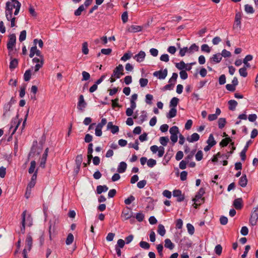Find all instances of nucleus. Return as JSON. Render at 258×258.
Listing matches in <instances>:
<instances>
[{"label":"nucleus","mask_w":258,"mask_h":258,"mask_svg":"<svg viewBox=\"0 0 258 258\" xmlns=\"http://www.w3.org/2000/svg\"><path fill=\"white\" fill-rule=\"evenodd\" d=\"M21 6V3L17 0H10L6 3L5 14L6 18H10L12 16L13 9H15L14 15H17Z\"/></svg>","instance_id":"obj_1"},{"label":"nucleus","mask_w":258,"mask_h":258,"mask_svg":"<svg viewBox=\"0 0 258 258\" xmlns=\"http://www.w3.org/2000/svg\"><path fill=\"white\" fill-rule=\"evenodd\" d=\"M123 67L122 64H119L117 66L113 71V73L109 81L111 83L114 82L116 79H119L120 77L124 75Z\"/></svg>","instance_id":"obj_2"},{"label":"nucleus","mask_w":258,"mask_h":258,"mask_svg":"<svg viewBox=\"0 0 258 258\" xmlns=\"http://www.w3.org/2000/svg\"><path fill=\"white\" fill-rule=\"evenodd\" d=\"M205 192V189L203 188H201L196 195L195 198L193 199L194 202V205L195 208H197L199 205L204 202V198H203V196Z\"/></svg>","instance_id":"obj_3"},{"label":"nucleus","mask_w":258,"mask_h":258,"mask_svg":"<svg viewBox=\"0 0 258 258\" xmlns=\"http://www.w3.org/2000/svg\"><path fill=\"white\" fill-rule=\"evenodd\" d=\"M199 50V46L196 44H192L189 48L184 47L182 48H180L179 50V55L181 56H184L186 53L189 54H192L194 52L198 51Z\"/></svg>","instance_id":"obj_4"},{"label":"nucleus","mask_w":258,"mask_h":258,"mask_svg":"<svg viewBox=\"0 0 258 258\" xmlns=\"http://www.w3.org/2000/svg\"><path fill=\"white\" fill-rule=\"evenodd\" d=\"M169 133L171 134L170 139L173 144L177 142L178 140V134L179 133L177 126H173L169 130Z\"/></svg>","instance_id":"obj_5"},{"label":"nucleus","mask_w":258,"mask_h":258,"mask_svg":"<svg viewBox=\"0 0 258 258\" xmlns=\"http://www.w3.org/2000/svg\"><path fill=\"white\" fill-rule=\"evenodd\" d=\"M44 57H34L32 59V62L36 63L34 69V72H37L41 69L44 64Z\"/></svg>","instance_id":"obj_6"},{"label":"nucleus","mask_w":258,"mask_h":258,"mask_svg":"<svg viewBox=\"0 0 258 258\" xmlns=\"http://www.w3.org/2000/svg\"><path fill=\"white\" fill-rule=\"evenodd\" d=\"M150 150L153 154H155L158 152L157 155L158 157H162L165 152V149L162 146L159 147H158L156 145L152 146L150 147Z\"/></svg>","instance_id":"obj_7"},{"label":"nucleus","mask_w":258,"mask_h":258,"mask_svg":"<svg viewBox=\"0 0 258 258\" xmlns=\"http://www.w3.org/2000/svg\"><path fill=\"white\" fill-rule=\"evenodd\" d=\"M16 41V37L15 34H11L9 36V41L7 43V48L9 50V53H10L15 46Z\"/></svg>","instance_id":"obj_8"},{"label":"nucleus","mask_w":258,"mask_h":258,"mask_svg":"<svg viewBox=\"0 0 258 258\" xmlns=\"http://www.w3.org/2000/svg\"><path fill=\"white\" fill-rule=\"evenodd\" d=\"M222 56H226V50L223 49L222 53H217L213 55V56L210 58V60L214 63H218L222 59Z\"/></svg>","instance_id":"obj_9"},{"label":"nucleus","mask_w":258,"mask_h":258,"mask_svg":"<svg viewBox=\"0 0 258 258\" xmlns=\"http://www.w3.org/2000/svg\"><path fill=\"white\" fill-rule=\"evenodd\" d=\"M258 219V207L255 208L253 212L252 213L251 217L249 219L250 224L252 225L256 224L257 220Z\"/></svg>","instance_id":"obj_10"},{"label":"nucleus","mask_w":258,"mask_h":258,"mask_svg":"<svg viewBox=\"0 0 258 258\" xmlns=\"http://www.w3.org/2000/svg\"><path fill=\"white\" fill-rule=\"evenodd\" d=\"M167 69H165L164 70H160L158 71H155L153 73V76L156 77L159 79L163 80L165 79L167 75Z\"/></svg>","instance_id":"obj_11"},{"label":"nucleus","mask_w":258,"mask_h":258,"mask_svg":"<svg viewBox=\"0 0 258 258\" xmlns=\"http://www.w3.org/2000/svg\"><path fill=\"white\" fill-rule=\"evenodd\" d=\"M36 54L38 57H44L41 51L37 48L36 46L32 47L30 50L29 56L32 58Z\"/></svg>","instance_id":"obj_12"},{"label":"nucleus","mask_w":258,"mask_h":258,"mask_svg":"<svg viewBox=\"0 0 258 258\" xmlns=\"http://www.w3.org/2000/svg\"><path fill=\"white\" fill-rule=\"evenodd\" d=\"M87 104L85 101L84 96L83 95H80L79 98V101L77 105V108L78 109L83 111L84 108L86 107Z\"/></svg>","instance_id":"obj_13"},{"label":"nucleus","mask_w":258,"mask_h":258,"mask_svg":"<svg viewBox=\"0 0 258 258\" xmlns=\"http://www.w3.org/2000/svg\"><path fill=\"white\" fill-rule=\"evenodd\" d=\"M32 246V238L31 236L28 234L26 239V246L25 248L27 250V252L30 251Z\"/></svg>","instance_id":"obj_14"},{"label":"nucleus","mask_w":258,"mask_h":258,"mask_svg":"<svg viewBox=\"0 0 258 258\" xmlns=\"http://www.w3.org/2000/svg\"><path fill=\"white\" fill-rule=\"evenodd\" d=\"M107 130H110L113 134H115L118 132L119 127L117 125H113L112 122H109L107 125Z\"/></svg>","instance_id":"obj_15"},{"label":"nucleus","mask_w":258,"mask_h":258,"mask_svg":"<svg viewBox=\"0 0 258 258\" xmlns=\"http://www.w3.org/2000/svg\"><path fill=\"white\" fill-rule=\"evenodd\" d=\"M146 56V53L143 51H140L137 54L135 55L134 58L137 61L141 62L144 61Z\"/></svg>","instance_id":"obj_16"},{"label":"nucleus","mask_w":258,"mask_h":258,"mask_svg":"<svg viewBox=\"0 0 258 258\" xmlns=\"http://www.w3.org/2000/svg\"><path fill=\"white\" fill-rule=\"evenodd\" d=\"M132 216V213L128 208L124 209L122 211L121 214V217L124 218V220H127Z\"/></svg>","instance_id":"obj_17"},{"label":"nucleus","mask_w":258,"mask_h":258,"mask_svg":"<svg viewBox=\"0 0 258 258\" xmlns=\"http://www.w3.org/2000/svg\"><path fill=\"white\" fill-rule=\"evenodd\" d=\"M173 196L177 198V201L179 202L184 200V196L182 195L181 191L179 190H174L173 191Z\"/></svg>","instance_id":"obj_18"},{"label":"nucleus","mask_w":258,"mask_h":258,"mask_svg":"<svg viewBox=\"0 0 258 258\" xmlns=\"http://www.w3.org/2000/svg\"><path fill=\"white\" fill-rule=\"evenodd\" d=\"M200 139V136L197 133L192 134L190 137L186 138V140L189 143L198 141Z\"/></svg>","instance_id":"obj_19"},{"label":"nucleus","mask_w":258,"mask_h":258,"mask_svg":"<svg viewBox=\"0 0 258 258\" xmlns=\"http://www.w3.org/2000/svg\"><path fill=\"white\" fill-rule=\"evenodd\" d=\"M242 199L240 198L235 199L233 202V206L237 210H240L242 207Z\"/></svg>","instance_id":"obj_20"},{"label":"nucleus","mask_w":258,"mask_h":258,"mask_svg":"<svg viewBox=\"0 0 258 258\" xmlns=\"http://www.w3.org/2000/svg\"><path fill=\"white\" fill-rule=\"evenodd\" d=\"M83 161V156L82 155H78L77 156L75 160V162L77 166V168L78 170H80L81 165Z\"/></svg>","instance_id":"obj_21"},{"label":"nucleus","mask_w":258,"mask_h":258,"mask_svg":"<svg viewBox=\"0 0 258 258\" xmlns=\"http://www.w3.org/2000/svg\"><path fill=\"white\" fill-rule=\"evenodd\" d=\"M247 184V179L246 175H242L239 180V184L242 187H245Z\"/></svg>","instance_id":"obj_22"},{"label":"nucleus","mask_w":258,"mask_h":258,"mask_svg":"<svg viewBox=\"0 0 258 258\" xmlns=\"http://www.w3.org/2000/svg\"><path fill=\"white\" fill-rule=\"evenodd\" d=\"M127 165L124 162H121L117 168V171L119 173H123L126 169Z\"/></svg>","instance_id":"obj_23"},{"label":"nucleus","mask_w":258,"mask_h":258,"mask_svg":"<svg viewBox=\"0 0 258 258\" xmlns=\"http://www.w3.org/2000/svg\"><path fill=\"white\" fill-rule=\"evenodd\" d=\"M177 110L176 108L172 107L170 109L169 112L167 114L166 117L170 119L175 117L176 115Z\"/></svg>","instance_id":"obj_24"},{"label":"nucleus","mask_w":258,"mask_h":258,"mask_svg":"<svg viewBox=\"0 0 258 258\" xmlns=\"http://www.w3.org/2000/svg\"><path fill=\"white\" fill-rule=\"evenodd\" d=\"M130 32L136 33L142 30V27L137 25H132L128 29Z\"/></svg>","instance_id":"obj_25"},{"label":"nucleus","mask_w":258,"mask_h":258,"mask_svg":"<svg viewBox=\"0 0 258 258\" xmlns=\"http://www.w3.org/2000/svg\"><path fill=\"white\" fill-rule=\"evenodd\" d=\"M108 189L106 185H98L97 187V192L98 194H101L103 192H105Z\"/></svg>","instance_id":"obj_26"},{"label":"nucleus","mask_w":258,"mask_h":258,"mask_svg":"<svg viewBox=\"0 0 258 258\" xmlns=\"http://www.w3.org/2000/svg\"><path fill=\"white\" fill-rule=\"evenodd\" d=\"M157 232L161 236H163L165 235L166 233V230L165 229L164 226L163 225L159 224L158 225Z\"/></svg>","instance_id":"obj_27"},{"label":"nucleus","mask_w":258,"mask_h":258,"mask_svg":"<svg viewBox=\"0 0 258 258\" xmlns=\"http://www.w3.org/2000/svg\"><path fill=\"white\" fill-rule=\"evenodd\" d=\"M165 247L166 248H169L170 250H172L173 249L174 245L171 242L170 239L167 238L165 240Z\"/></svg>","instance_id":"obj_28"},{"label":"nucleus","mask_w":258,"mask_h":258,"mask_svg":"<svg viewBox=\"0 0 258 258\" xmlns=\"http://www.w3.org/2000/svg\"><path fill=\"white\" fill-rule=\"evenodd\" d=\"M228 103L229 105V109L231 110H234L237 105V102L234 100H229Z\"/></svg>","instance_id":"obj_29"},{"label":"nucleus","mask_w":258,"mask_h":258,"mask_svg":"<svg viewBox=\"0 0 258 258\" xmlns=\"http://www.w3.org/2000/svg\"><path fill=\"white\" fill-rule=\"evenodd\" d=\"M11 104L10 103H7L5 104L4 106V113L3 115L4 116H7L8 114V113L10 111L11 108Z\"/></svg>","instance_id":"obj_30"},{"label":"nucleus","mask_w":258,"mask_h":258,"mask_svg":"<svg viewBox=\"0 0 258 258\" xmlns=\"http://www.w3.org/2000/svg\"><path fill=\"white\" fill-rule=\"evenodd\" d=\"M18 64V59L16 58L12 59L10 63V69L11 70H14L17 67Z\"/></svg>","instance_id":"obj_31"},{"label":"nucleus","mask_w":258,"mask_h":258,"mask_svg":"<svg viewBox=\"0 0 258 258\" xmlns=\"http://www.w3.org/2000/svg\"><path fill=\"white\" fill-rule=\"evenodd\" d=\"M244 11L247 14H253L254 12L253 7L248 4L244 5Z\"/></svg>","instance_id":"obj_32"},{"label":"nucleus","mask_w":258,"mask_h":258,"mask_svg":"<svg viewBox=\"0 0 258 258\" xmlns=\"http://www.w3.org/2000/svg\"><path fill=\"white\" fill-rule=\"evenodd\" d=\"M179 101V99L176 97H173L171 99L170 102L169 106L170 107H174L176 108L177 106L178 103Z\"/></svg>","instance_id":"obj_33"},{"label":"nucleus","mask_w":258,"mask_h":258,"mask_svg":"<svg viewBox=\"0 0 258 258\" xmlns=\"http://www.w3.org/2000/svg\"><path fill=\"white\" fill-rule=\"evenodd\" d=\"M169 138L167 137H161L159 139L160 144L163 146H166L169 142Z\"/></svg>","instance_id":"obj_34"},{"label":"nucleus","mask_w":258,"mask_h":258,"mask_svg":"<svg viewBox=\"0 0 258 258\" xmlns=\"http://www.w3.org/2000/svg\"><path fill=\"white\" fill-rule=\"evenodd\" d=\"M31 76V70H27L25 71L24 74V79L25 81H29L30 80Z\"/></svg>","instance_id":"obj_35"},{"label":"nucleus","mask_w":258,"mask_h":258,"mask_svg":"<svg viewBox=\"0 0 258 258\" xmlns=\"http://www.w3.org/2000/svg\"><path fill=\"white\" fill-rule=\"evenodd\" d=\"M207 143L208 145H210L211 146H214L216 142L214 140V137L212 134L210 135L209 138L207 141Z\"/></svg>","instance_id":"obj_36"},{"label":"nucleus","mask_w":258,"mask_h":258,"mask_svg":"<svg viewBox=\"0 0 258 258\" xmlns=\"http://www.w3.org/2000/svg\"><path fill=\"white\" fill-rule=\"evenodd\" d=\"M85 7L83 5H81L77 10L75 11L74 14L76 16H80L82 12L85 10Z\"/></svg>","instance_id":"obj_37"},{"label":"nucleus","mask_w":258,"mask_h":258,"mask_svg":"<svg viewBox=\"0 0 258 258\" xmlns=\"http://www.w3.org/2000/svg\"><path fill=\"white\" fill-rule=\"evenodd\" d=\"M176 67L179 70L184 71L183 70L186 67V64L184 61H181L178 63L175 64Z\"/></svg>","instance_id":"obj_38"},{"label":"nucleus","mask_w":258,"mask_h":258,"mask_svg":"<svg viewBox=\"0 0 258 258\" xmlns=\"http://www.w3.org/2000/svg\"><path fill=\"white\" fill-rule=\"evenodd\" d=\"M147 113L145 111H143L141 113V115L139 117V122L140 123H143L146 120L147 118Z\"/></svg>","instance_id":"obj_39"},{"label":"nucleus","mask_w":258,"mask_h":258,"mask_svg":"<svg viewBox=\"0 0 258 258\" xmlns=\"http://www.w3.org/2000/svg\"><path fill=\"white\" fill-rule=\"evenodd\" d=\"M36 162L35 161H32L30 163V166L29 168L28 172L30 174L33 173L36 168Z\"/></svg>","instance_id":"obj_40"},{"label":"nucleus","mask_w":258,"mask_h":258,"mask_svg":"<svg viewBox=\"0 0 258 258\" xmlns=\"http://www.w3.org/2000/svg\"><path fill=\"white\" fill-rule=\"evenodd\" d=\"M73 241H74L73 235L72 233L69 234L67 237V239H66V244L67 245H70L71 244H72L73 243Z\"/></svg>","instance_id":"obj_41"},{"label":"nucleus","mask_w":258,"mask_h":258,"mask_svg":"<svg viewBox=\"0 0 258 258\" xmlns=\"http://www.w3.org/2000/svg\"><path fill=\"white\" fill-rule=\"evenodd\" d=\"M26 214V211H25L23 212L22 215V227L21 228V231H22V233H24V232H25V221Z\"/></svg>","instance_id":"obj_42"},{"label":"nucleus","mask_w":258,"mask_h":258,"mask_svg":"<svg viewBox=\"0 0 258 258\" xmlns=\"http://www.w3.org/2000/svg\"><path fill=\"white\" fill-rule=\"evenodd\" d=\"M186 227H187V229L188 233L190 235H192L195 232V228L192 226V225H191L190 223H188L186 225Z\"/></svg>","instance_id":"obj_43"},{"label":"nucleus","mask_w":258,"mask_h":258,"mask_svg":"<svg viewBox=\"0 0 258 258\" xmlns=\"http://www.w3.org/2000/svg\"><path fill=\"white\" fill-rule=\"evenodd\" d=\"M50 225L49 227V238L51 239V234L52 233H53L55 230V227L54 224L53 225L51 223V222L50 221Z\"/></svg>","instance_id":"obj_44"},{"label":"nucleus","mask_w":258,"mask_h":258,"mask_svg":"<svg viewBox=\"0 0 258 258\" xmlns=\"http://www.w3.org/2000/svg\"><path fill=\"white\" fill-rule=\"evenodd\" d=\"M241 14L240 13H237L235 15V25L238 26L240 25L241 23Z\"/></svg>","instance_id":"obj_45"},{"label":"nucleus","mask_w":258,"mask_h":258,"mask_svg":"<svg viewBox=\"0 0 258 258\" xmlns=\"http://www.w3.org/2000/svg\"><path fill=\"white\" fill-rule=\"evenodd\" d=\"M82 52L84 54H87L89 53V49L87 42H84L82 44Z\"/></svg>","instance_id":"obj_46"},{"label":"nucleus","mask_w":258,"mask_h":258,"mask_svg":"<svg viewBox=\"0 0 258 258\" xmlns=\"http://www.w3.org/2000/svg\"><path fill=\"white\" fill-rule=\"evenodd\" d=\"M33 43L34 46H36V45L38 44V46L40 48H42L43 46V42L41 39H35L33 40Z\"/></svg>","instance_id":"obj_47"},{"label":"nucleus","mask_w":258,"mask_h":258,"mask_svg":"<svg viewBox=\"0 0 258 258\" xmlns=\"http://www.w3.org/2000/svg\"><path fill=\"white\" fill-rule=\"evenodd\" d=\"M82 74L83 77V78L82 79V81H87L90 78V75L89 74V73L86 71L82 72Z\"/></svg>","instance_id":"obj_48"},{"label":"nucleus","mask_w":258,"mask_h":258,"mask_svg":"<svg viewBox=\"0 0 258 258\" xmlns=\"http://www.w3.org/2000/svg\"><path fill=\"white\" fill-rule=\"evenodd\" d=\"M177 77H178V75L177 73H173L171 78L169 80V83H172L174 85L176 82Z\"/></svg>","instance_id":"obj_49"},{"label":"nucleus","mask_w":258,"mask_h":258,"mask_svg":"<svg viewBox=\"0 0 258 258\" xmlns=\"http://www.w3.org/2000/svg\"><path fill=\"white\" fill-rule=\"evenodd\" d=\"M156 164V161L153 159H149L147 161V165L150 168L153 167Z\"/></svg>","instance_id":"obj_50"},{"label":"nucleus","mask_w":258,"mask_h":258,"mask_svg":"<svg viewBox=\"0 0 258 258\" xmlns=\"http://www.w3.org/2000/svg\"><path fill=\"white\" fill-rule=\"evenodd\" d=\"M148 80L147 79L141 78L139 80V83L141 87H145L148 84Z\"/></svg>","instance_id":"obj_51"},{"label":"nucleus","mask_w":258,"mask_h":258,"mask_svg":"<svg viewBox=\"0 0 258 258\" xmlns=\"http://www.w3.org/2000/svg\"><path fill=\"white\" fill-rule=\"evenodd\" d=\"M226 123V120L224 118H220L218 120V126L220 128H222L224 127Z\"/></svg>","instance_id":"obj_52"},{"label":"nucleus","mask_w":258,"mask_h":258,"mask_svg":"<svg viewBox=\"0 0 258 258\" xmlns=\"http://www.w3.org/2000/svg\"><path fill=\"white\" fill-rule=\"evenodd\" d=\"M26 31L23 30L21 32L20 36H19V41L20 42H22L26 39Z\"/></svg>","instance_id":"obj_53"},{"label":"nucleus","mask_w":258,"mask_h":258,"mask_svg":"<svg viewBox=\"0 0 258 258\" xmlns=\"http://www.w3.org/2000/svg\"><path fill=\"white\" fill-rule=\"evenodd\" d=\"M140 246L142 248L145 249H148L150 248V244L146 241H141L140 242Z\"/></svg>","instance_id":"obj_54"},{"label":"nucleus","mask_w":258,"mask_h":258,"mask_svg":"<svg viewBox=\"0 0 258 258\" xmlns=\"http://www.w3.org/2000/svg\"><path fill=\"white\" fill-rule=\"evenodd\" d=\"M47 157V156H46L45 155H43L41 159L40 166L43 168L45 167Z\"/></svg>","instance_id":"obj_55"},{"label":"nucleus","mask_w":258,"mask_h":258,"mask_svg":"<svg viewBox=\"0 0 258 258\" xmlns=\"http://www.w3.org/2000/svg\"><path fill=\"white\" fill-rule=\"evenodd\" d=\"M239 74L243 77H246L247 75L246 69L245 67L241 68L239 70Z\"/></svg>","instance_id":"obj_56"},{"label":"nucleus","mask_w":258,"mask_h":258,"mask_svg":"<svg viewBox=\"0 0 258 258\" xmlns=\"http://www.w3.org/2000/svg\"><path fill=\"white\" fill-rule=\"evenodd\" d=\"M201 50H202V51L207 52V53H210L211 51V48L208 46V45L206 44H203L202 45Z\"/></svg>","instance_id":"obj_57"},{"label":"nucleus","mask_w":258,"mask_h":258,"mask_svg":"<svg viewBox=\"0 0 258 258\" xmlns=\"http://www.w3.org/2000/svg\"><path fill=\"white\" fill-rule=\"evenodd\" d=\"M153 95H152L151 94H147L146 95V99H145L146 103L148 104H151L152 100H153Z\"/></svg>","instance_id":"obj_58"},{"label":"nucleus","mask_w":258,"mask_h":258,"mask_svg":"<svg viewBox=\"0 0 258 258\" xmlns=\"http://www.w3.org/2000/svg\"><path fill=\"white\" fill-rule=\"evenodd\" d=\"M135 200V197L133 196H130L127 199L124 200V203L126 205L131 204Z\"/></svg>","instance_id":"obj_59"},{"label":"nucleus","mask_w":258,"mask_h":258,"mask_svg":"<svg viewBox=\"0 0 258 258\" xmlns=\"http://www.w3.org/2000/svg\"><path fill=\"white\" fill-rule=\"evenodd\" d=\"M196 152V150H192L189 154L185 158V160L187 161V162H189V160H191Z\"/></svg>","instance_id":"obj_60"},{"label":"nucleus","mask_w":258,"mask_h":258,"mask_svg":"<svg viewBox=\"0 0 258 258\" xmlns=\"http://www.w3.org/2000/svg\"><path fill=\"white\" fill-rule=\"evenodd\" d=\"M203 152L201 150H199L197 152L196 154V159L197 161H201L203 158Z\"/></svg>","instance_id":"obj_61"},{"label":"nucleus","mask_w":258,"mask_h":258,"mask_svg":"<svg viewBox=\"0 0 258 258\" xmlns=\"http://www.w3.org/2000/svg\"><path fill=\"white\" fill-rule=\"evenodd\" d=\"M136 218L139 222H142L144 219V215L142 213H138L136 214Z\"/></svg>","instance_id":"obj_62"},{"label":"nucleus","mask_w":258,"mask_h":258,"mask_svg":"<svg viewBox=\"0 0 258 258\" xmlns=\"http://www.w3.org/2000/svg\"><path fill=\"white\" fill-rule=\"evenodd\" d=\"M222 248L221 245H217L215 248V252L218 255H220L222 252Z\"/></svg>","instance_id":"obj_63"},{"label":"nucleus","mask_w":258,"mask_h":258,"mask_svg":"<svg viewBox=\"0 0 258 258\" xmlns=\"http://www.w3.org/2000/svg\"><path fill=\"white\" fill-rule=\"evenodd\" d=\"M188 162H187V161H185V160H182L180 163H179V167L181 169H184L186 168V164L188 163Z\"/></svg>","instance_id":"obj_64"}]
</instances>
